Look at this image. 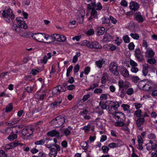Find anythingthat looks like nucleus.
I'll return each instance as SVG.
<instances>
[{
    "mask_svg": "<svg viewBox=\"0 0 157 157\" xmlns=\"http://www.w3.org/2000/svg\"><path fill=\"white\" fill-rule=\"evenodd\" d=\"M97 34L98 35H101L104 34L105 32V29L102 27H99L97 29Z\"/></svg>",
    "mask_w": 157,
    "mask_h": 157,
    "instance_id": "aec40b11",
    "label": "nucleus"
},
{
    "mask_svg": "<svg viewBox=\"0 0 157 157\" xmlns=\"http://www.w3.org/2000/svg\"><path fill=\"white\" fill-rule=\"evenodd\" d=\"M108 105L106 103V102L104 103V102L103 101H100L99 103V106L101 107V109H107V107H108V105Z\"/></svg>",
    "mask_w": 157,
    "mask_h": 157,
    "instance_id": "cd10ccee",
    "label": "nucleus"
},
{
    "mask_svg": "<svg viewBox=\"0 0 157 157\" xmlns=\"http://www.w3.org/2000/svg\"><path fill=\"white\" fill-rule=\"evenodd\" d=\"M47 140L46 138H44L41 140L35 141V144L37 145H42L45 143Z\"/></svg>",
    "mask_w": 157,
    "mask_h": 157,
    "instance_id": "a878e982",
    "label": "nucleus"
},
{
    "mask_svg": "<svg viewBox=\"0 0 157 157\" xmlns=\"http://www.w3.org/2000/svg\"><path fill=\"white\" fill-rule=\"evenodd\" d=\"M155 85L150 84H149V83H145V85L144 87L143 90L145 91H150L153 90L154 89Z\"/></svg>",
    "mask_w": 157,
    "mask_h": 157,
    "instance_id": "4468645a",
    "label": "nucleus"
},
{
    "mask_svg": "<svg viewBox=\"0 0 157 157\" xmlns=\"http://www.w3.org/2000/svg\"><path fill=\"white\" fill-rule=\"evenodd\" d=\"M135 56L136 58L139 62L144 61V57L140 48H136L135 51Z\"/></svg>",
    "mask_w": 157,
    "mask_h": 157,
    "instance_id": "1a4fd4ad",
    "label": "nucleus"
},
{
    "mask_svg": "<svg viewBox=\"0 0 157 157\" xmlns=\"http://www.w3.org/2000/svg\"><path fill=\"white\" fill-rule=\"evenodd\" d=\"M108 98L107 95L105 94H102L100 97V99L101 100H107Z\"/></svg>",
    "mask_w": 157,
    "mask_h": 157,
    "instance_id": "603ef678",
    "label": "nucleus"
},
{
    "mask_svg": "<svg viewBox=\"0 0 157 157\" xmlns=\"http://www.w3.org/2000/svg\"><path fill=\"white\" fill-rule=\"evenodd\" d=\"M94 33V31L93 29H90L87 32L86 34L88 36L93 35Z\"/></svg>",
    "mask_w": 157,
    "mask_h": 157,
    "instance_id": "5fc2aeb1",
    "label": "nucleus"
},
{
    "mask_svg": "<svg viewBox=\"0 0 157 157\" xmlns=\"http://www.w3.org/2000/svg\"><path fill=\"white\" fill-rule=\"evenodd\" d=\"M88 144L86 141H83L81 144L80 146L82 147V149L84 150H86L88 148Z\"/></svg>",
    "mask_w": 157,
    "mask_h": 157,
    "instance_id": "473e14b6",
    "label": "nucleus"
},
{
    "mask_svg": "<svg viewBox=\"0 0 157 157\" xmlns=\"http://www.w3.org/2000/svg\"><path fill=\"white\" fill-rule=\"evenodd\" d=\"M65 122L64 117L61 115L59 116L51 121L52 123L55 127L58 128L62 125Z\"/></svg>",
    "mask_w": 157,
    "mask_h": 157,
    "instance_id": "f03ea898",
    "label": "nucleus"
},
{
    "mask_svg": "<svg viewBox=\"0 0 157 157\" xmlns=\"http://www.w3.org/2000/svg\"><path fill=\"white\" fill-rule=\"evenodd\" d=\"M2 15V16L5 18L9 17L12 20L14 19L15 18L14 15L13 13L12 10L10 8L3 10Z\"/></svg>",
    "mask_w": 157,
    "mask_h": 157,
    "instance_id": "0eeeda50",
    "label": "nucleus"
},
{
    "mask_svg": "<svg viewBox=\"0 0 157 157\" xmlns=\"http://www.w3.org/2000/svg\"><path fill=\"white\" fill-rule=\"evenodd\" d=\"M42 110L41 108H40V109H39V108L38 106H36L33 109V113H37L39 112L40 111Z\"/></svg>",
    "mask_w": 157,
    "mask_h": 157,
    "instance_id": "8fccbe9b",
    "label": "nucleus"
},
{
    "mask_svg": "<svg viewBox=\"0 0 157 157\" xmlns=\"http://www.w3.org/2000/svg\"><path fill=\"white\" fill-rule=\"evenodd\" d=\"M98 12L95 8H93L90 13V16L88 18V20L89 21H91L93 19H98Z\"/></svg>",
    "mask_w": 157,
    "mask_h": 157,
    "instance_id": "ddd939ff",
    "label": "nucleus"
},
{
    "mask_svg": "<svg viewBox=\"0 0 157 157\" xmlns=\"http://www.w3.org/2000/svg\"><path fill=\"white\" fill-rule=\"evenodd\" d=\"M105 63V61L103 59H102L96 62V64L97 66L99 68H101L103 64Z\"/></svg>",
    "mask_w": 157,
    "mask_h": 157,
    "instance_id": "b1692460",
    "label": "nucleus"
},
{
    "mask_svg": "<svg viewBox=\"0 0 157 157\" xmlns=\"http://www.w3.org/2000/svg\"><path fill=\"white\" fill-rule=\"evenodd\" d=\"M73 68V67L72 66H70L67 70L66 76L68 77L70 75V72L72 71Z\"/></svg>",
    "mask_w": 157,
    "mask_h": 157,
    "instance_id": "a18cd8bd",
    "label": "nucleus"
},
{
    "mask_svg": "<svg viewBox=\"0 0 157 157\" xmlns=\"http://www.w3.org/2000/svg\"><path fill=\"white\" fill-rule=\"evenodd\" d=\"M17 135L16 134H13L10 135L8 137V139L10 141H12L13 140L17 138Z\"/></svg>",
    "mask_w": 157,
    "mask_h": 157,
    "instance_id": "4c0bfd02",
    "label": "nucleus"
},
{
    "mask_svg": "<svg viewBox=\"0 0 157 157\" xmlns=\"http://www.w3.org/2000/svg\"><path fill=\"white\" fill-rule=\"evenodd\" d=\"M142 111L140 109H138L136 110L134 114V115H136L137 117L140 118L142 117V115L141 114Z\"/></svg>",
    "mask_w": 157,
    "mask_h": 157,
    "instance_id": "e433bc0d",
    "label": "nucleus"
},
{
    "mask_svg": "<svg viewBox=\"0 0 157 157\" xmlns=\"http://www.w3.org/2000/svg\"><path fill=\"white\" fill-rule=\"evenodd\" d=\"M58 88L59 89V92L61 93L65 91L66 90V88L65 87H63L61 85H59L58 86Z\"/></svg>",
    "mask_w": 157,
    "mask_h": 157,
    "instance_id": "79ce46f5",
    "label": "nucleus"
},
{
    "mask_svg": "<svg viewBox=\"0 0 157 157\" xmlns=\"http://www.w3.org/2000/svg\"><path fill=\"white\" fill-rule=\"evenodd\" d=\"M123 39L125 43H128L130 42V39L127 35L124 36L123 37Z\"/></svg>",
    "mask_w": 157,
    "mask_h": 157,
    "instance_id": "de8ad7c7",
    "label": "nucleus"
},
{
    "mask_svg": "<svg viewBox=\"0 0 157 157\" xmlns=\"http://www.w3.org/2000/svg\"><path fill=\"white\" fill-rule=\"evenodd\" d=\"M80 66L78 64H77L74 67V71L75 73L77 72L79 69Z\"/></svg>",
    "mask_w": 157,
    "mask_h": 157,
    "instance_id": "6e6d98bb",
    "label": "nucleus"
},
{
    "mask_svg": "<svg viewBox=\"0 0 157 157\" xmlns=\"http://www.w3.org/2000/svg\"><path fill=\"white\" fill-rule=\"evenodd\" d=\"M63 133L65 136L70 135L71 133V132L67 128L65 129L63 131Z\"/></svg>",
    "mask_w": 157,
    "mask_h": 157,
    "instance_id": "3c124183",
    "label": "nucleus"
},
{
    "mask_svg": "<svg viewBox=\"0 0 157 157\" xmlns=\"http://www.w3.org/2000/svg\"><path fill=\"white\" fill-rule=\"evenodd\" d=\"M20 33H19V35L21 36L26 37H29L31 36V35L30 34V33H32L31 32H24L21 29V32Z\"/></svg>",
    "mask_w": 157,
    "mask_h": 157,
    "instance_id": "412c9836",
    "label": "nucleus"
},
{
    "mask_svg": "<svg viewBox=\"0 0 157 157\" xmlns=\"http://www.w3.org/2000/svg\"><path fill=\"white\" fill-rule=\"evenodd\" d=\"M147 61L149 63L152 64H154L156 62L155 59L152 58L148 59Z\"/></svg>",
    "mask_w": 157,
    "mask_h": 157,
    "instance_id": "c03bdc74",
    "label": "nucleus"
},
{
    "mask_svg": "<svg viewBox=\"0 0 157 157\" xmlns=\"http://www.w3.org/2000/svg\"><path fill=\"white\" fill-rule=\"evenodd\" d=\"M57 151L55 148L52 147L50 149V152L49 155L50 157H55L57 153Z\"/></svg>",
    "mask_w": 157,
    "mask_h": 157,
    "instance_id": "a211bd4d",
    "label": "nucleus"
},
{
    "mask_svg": "<svg viewBox=\"0 0 157 157\" xmlns=\"http://www.w3.org/2000/svg\"><path fill=\"white\" fill-rule=\"evenodd\" d=\"M148 65L147 64H144L143 65L142 73L143 75L146 76L148 72Z\"/></svg>",
    "mask_w": 157,
    "mask_h": 157,
    "instance_id": "f3484780",
    "label": "nucleus"
},
{
    "mask_svg": "<svg viewBox=\"0 0 157 157\" xmlns=\"http://www.w3.org/2000/svg\"><path fill=\"white\" fill-rule=\"evenodd\" d=\"M119 71L121 74L125 78H128L129 77V72L127 69L123 66L119 67Z\"/></svg>",
    "mask_w": 157,
    "mask_h": 157,
    "instance_id": "9b49d317",
    "label": "nucleus"
},
{
    "mask_svg": "<svg viewBox=\"0 0 157 157\" xmlns=\"http://www.w3.org/2000/svg\"><path fill=\"white\" fill-rule=\"evenodd\" d=\"M52 57L51 53H47V55H45L43 58V59L42 60L43 62L41 61V63H46L48 59H50Z\"/></svg>",
    "mask_w": 157,
    "mask_h": 157,
    "instance_id": "4be33fe9",
    "label": "nucleus"
},
{
    "mask_svg": "<svg viewBox=\"0 0 157 157\" xmlns=\"http://www.w3.org/2000/svg\"><path fill=\"white\" fill-rule=\"evenodd\" d=\"M140 5L137 2L134 1H132L130 3L129 7L132 13H134L139 8Z\"/></svg>",
    "mask_w": 157,
    "mask_h": 157,
    "instance_id": "9d476101",
    "label": "nucleus"
},
{
    "mask_svg": "<svg viewBox=\"0 0 157 157\" xmlns=\"http://www.w3.org/2000/svg\"><path fill=\"white\" fill-rule=\"evenodd\" d=\"M33 89V87H29L28 86L26 88H25V90L28 93H31Z\"/></svg>",
    "mask_w": 157,
    "mask_h": 157,
    "instance_id": "e2e57ef3",
    "label": "nucleus"
},
{
    "mask_svg": "<svg viewBox=\"0 0 157 157\" xmlns=\"http://www.w3.org/2000/svg\"><path fill=\"white\" fill-rule=\"evenodd\" d=\"M108 146L111 148H114L118 147V145L114 143H112L108 144Z\"/></svg>",
    "mask_w": 157,
    "mask_h": 157,
    "instance_id": "0e129e2a",
    "label": "nucleus"
},
{
    "mask_svg": "<svg viewBox=\"0 0 157 157\" xmlns=\"http://www.w3.org/2000/svg\"><path fill=\"white\" fill-rule=\"evenodd\" d=\"M18 121V120L13 118L10 120L9 122H6V124L7 125L12 126L17 123Z\"/></svg>",
    "mask_w": 157,
    "mask_h": 157,
    "instance_id": "6ab92c4d",
    "label": "nucleus"
},
{
    "mask_svg": "<svg viewBox=\"0 0 157 157\" xmlns=\"http://www.w3.org/2000/svg\"><path fill=\"white\" fill-rule=\"evenodd\" d=\"M151 148L157 152V144H155L153 145H152L151 144Z\"/></svg>",
    "mask_w": 157,
    "mask_h": 157,
    "instance_id": "774afa93",
    "label": "nucleus"
},
{
    "mask_svg": "<svg viewBox=\"0 0 157 157\" xmlns=\"http://www.w3.org/2000/svg\"><path fill=\"white\" fill-rule=\"evenodd\" d=\"M22 133L23 135L27 136H29L31 135V134L28 132L27 128H24L22 129Z\"/></svg>",
    "mask_w": 157,
    "mask_h": 157,
    "instance_id": "2f4dec72",
    "label": "nucleus"
},
{
    "mask_svg": "<svg viewBox=\"0 0 157 157\" xmlns=\"http://www.w3.org/2000/svg\"><path fill=\"white\" fill-rule=\"evenodd\" d=\"M124 83L122 80H120L118 83V86H119V90H121V89H123Z\"/></svg>",
    "mask_w": 157,
    "mask_h": 157,
    "instance_id": "49530a36",
    "label": "nucleus"
},
{
    "mask_svg": "<svg viewBox=\"0 0 157 157\" xmlns=\"http://www.w3.org/2000/svg\"><path fill=\"white\" fill-rule=\"evenodd\" d=\"M59 133L58 131H57L56 129H54L52 131L48 132L47 134V135L48 136H51V137L56 136L57 138H59Z\"/></svg>",
    "mask_w": 157,
    "mask_h": 157,
    "instance_id": "2eb2a0df",
    "label": "nucleus"
},
{
    "mask_svg": "<svg viewBox=\"0 0 157 157\" xmlns=\"http://www.w3.org/2000/svg\"><path fill=\"white\" fill-rule=\"evenodd\" d=\"M124 121H118L115 123V125L116 126L123 127L126 125V123L123 122Z\"/></svg>",
    "mask_w": 157,
    "mask_h": 157,
    "instance_id": "c9c22d12",
    "label": "nucleus"
},
{
    "mask_svg": "<svg viewBox=\"0 0 157 157\" xmlns=\"http://www.w3.org/2000/svg\"><path fill=\"white\" fill-rule=\"evenodd\" d=\"M145 81L142 80L138 84V87L140 89H143L145 85Z\"/></svg>",
    "mask_w": 157,
    "mask_h": 157,
    "instance_id": "72a5a7b5",
    "label": "nucleus"
},
{
    "mask_svg": "<svg viewBox=\"0 0 157 157\" xmlns=\"http://www.w3.org/2000/svg\"><path fill=\"white\" fill-rule=\"evenodd\" d=\"M114 115L115 118L117 121H124L125 120V115L122 113L114 112L113 113Z\"/></svg>",
    "mask_w": 157,
    "mask_h": 157,
    "instance_id": "6e6552de",
    "label": "nucleus"
},
{
    "mask_svg": "<svg viewBox=\"0 0 157 157\" xmlns=\"http://www.w3.org/2000/svg\"><path fill=\"white\" fill-rule=\"evenodd\" d=\"M59 39V42H64L66 40V37L63 35H60Z\"/></svg>",
    "mask_w": 157,
    "mask_h": 157,
    "instance_id": "4d7b16f0",
    "label": "nucleus"
},
{
    "mask_svg": "<svg viewBox=\"0 0 157 157\" xmlns=\"http://www.w3.org/2000/svg\"><path fill=\"white\" fill-rule=\"evenodd\" d=\"M13 109V105L11 103H10L6 108L5 112L7 113L10 112Z\"/></svg>",
    "mask_w": 157,
    "mask_h": 157,
    "instance_id": "f704fd0d",
    "label": "nucleus"
},
{
    "mask_svg": "<svg viewBox=\"0 0 157 157\" xmlns=\"http://www.w3.org/2000/svg\"><path fill=\"white\" fill-rule=\"evenodd\" d=\"M154 54L155 52L152 50H151L148 52V57L151 58L154 56Z\"/></svg>",
    "mask_w": 157,
    "mask_h": 157,
    "instance_id": "052dcab7",
    "label": "nucleus"
},
{
    "mask_svg": "<svg viewBox=\"0 0 157 157\" xmlns=\"http://www.w3.org/2000/svg\"><path fill=\"white\" fill-rule=\"evenodd\" d=\"M121 107L123 108L124 110L125 111L128 110V109L129 108V106L128 105L124 104H122Z\"/></svg>",
    "mask_w": 157,
    "mask_h": 157,
    "instance_id": "13d9d810",
    "label": "nucleus"
},
{
    "mask_svg": "<svg viewBox=\"0 0 157 157\" xmlns=\"http://www.w3.org/2000/svg\"><path fill=\"white\" fill-rule=\"evenodd\" d=\"M16 20L19 26H17L16 24L13 23L11 26L13 30L17 32H21V28L25 29L27 28V25L23 20V18L21 17H17L16 18Z\"/></svg>",
    "mask_w": 157,
    "mask_h": 157,
    "instance_id": "f257e3e1",
    "label": "nucleus"
},
{
    "mask_svg": "<svg viewBox=\"0 0 157 157\" xmlns=\"http://www.w3.org/2000/svg\"><path fill=\"white\" fill-rule=\"evenodd\" d=\"M135 19L139 23H142L144 21V18L140 12H136L134 15Z\"/></svg>",
    "mask_w": 157,
    "mask_h": 157,
    "instance_id": "f8f14e48",
    "label": "nucleus"
},
{
    "mask_svg": "<svg viewBox=\"0 0 157 157\" xmlns=\"http://www.w3.org/2000/svg\"><path fill=\"white\" fill-rule=\"evenodd\" d=\"M144 121V117L138 118L136 122V126H141L143 125Z\"/></svg>",
    "mask_w": 157,
    "mask_h": 157,
    "instance_id": "dca6fc26",
    "label": "nucleus"
},
{
    "mask_svg": "<svg viewBox=\"0 0 157 157\" xmlns=\"http://www.w3.org/2000/svg\"><path fill=\"white\" fill-rule=\"evenodd\" d=\"M59 90L58 86H57L53 88L52 93L53 94H59Z\"/></svg>",
    "mask_w": 157,
    "mask_h": 157,
    "instance_id": "ea45409f",
    "label": "nucleus"
},
{
    "mask_svg": "<svg viewBox=\"0 0 157 157\" xmlns=\"http://www.w3.org/2000/svg\"><path fill=\"white\" fill-rule=\"evenodd\" d=\"M112 39V36L109 34L105 33L103 39L105 41H110Z\"/></svg>",
    "mask_w": 157,
    "mask_h": 157,
    "instance_id": "7c9ffc66",
    "label": "nucleus"
},
{
    "mask_svg": "<svg viewBox=\"0 0 157 157\" xmlns=\"http://www.w3.org/2000/svg\"><path fill=\"white\" fill-rule=\"evenodd\" d=\"M128 49L130 50H133L134 49L135 47V45L133 42H131L128 45Z\"/></svg>",
    "mask_w": 157,
    "mask_h": 157,
    "instance_id": "864d4df0",
    "label": "nucleus"
},
{
    "mask_svg": "<svg viewBox=\"0 0 157 157\" xmlns=\"http://www.w3.org/2000/svg\"><path fill=\"white\" fill-rule=\"evenodd\" d=\"M62 100L61 98H59L58 99L56 100L55 101L52 103V104L54 107H56L59 105L62 102Z\"/></svg>",
    "mask_w": 157,
    "mask_h": 157,
    "instance_id": "393cba45",
    "label": "nucleus"
},
{
    "mask_svg": "<svg viewBox=\"0 0 157 157\" xmlns=\"http://www.w3.org/2000/svg\"><path fill=\"white\" fill-rule=\"evenodd\" d=\"M90 97V94H87L84 95L82 98V101H85Z\"/></svg>",
    "mask_w": 157,
    "mask_h": 157,
    "instance_id": "338daca9",
    "label": "nucleus"
},
{
    "mask_svg": "<svg viewBox=\"0 0 157 157\" xmlns=\"http://www.w3.org/2000/svg\"><path fill=\"white\" fill-rule=\"evenodd\" d=\"M102 90L101 88H97L95 89L94 91V93L95 94H101L102 93Z\"/></svg>",
    "mask_w": 157,
    "mask_h": 157,
    "instance_id": "bf43d9fd",
    "label": "nucleus"
},
{
    "mask_svg": "<svg viewBox=\"0 0 157 157\" xmlns=\"http://www.w3.org/2000/svg\"><path fill=\"white\" fill-rule=\"evenodd\" d=\"M94 8H95L96 10L100 11L102 9V6L101 3L99 2L95 3V6H94Z\"/></svg>",
    "mask_w": 157,
    "mask_h": 157,
    "instance_id": "c85d7f7f",
    "label": "nucleus"
},
{
    "mask_svg": "<svg viewBox=\"0 0 157 157\" xmlns=\"http://www.w3.org/2000/svg\"><path fill=\"white\" fill-rule=\"evenodd\" d=\"M84 45L88 48L91 49H100L102 48L101 45L96 41L89 42L86 40L83 41Z\"/></svg>",
    "mask_w": 157,
    "mask_h": 157,
    "instance_id": "7ed1b4c3",
    "label": "nucleus"
},
{
    "mask_svg": "<svg viewBox=\"0 0 157 157\" xmlns=\"http://www.w3.org/2000/svg\"><path fill=\"white\" fill-rule=\"evenodd\" d=\"M108 105V109L109 110L111 114L113 113V112H112V109H113L115 111L120 106V105L118 102H113L110 101H106Z\"/></svg>",
    "mask_w": 157,
    "mask_h": 157,
    "instance_id": "39448f33",
    "label": "nucleus"
},
{
    "mask_svg": "<svg viewBox=\"0 0 157 157\" xmlns=\"http://www.w3.org/2000/svg\"><path fill=\"white\" fill-rule=\"evenodd\" d=\"M46 37L47 38H45V39H46L47 40L49 41V43L53 42L56 41V39H55V38H54V34L50 36L47 35V36Z\"/></svg>",
    "mask_w": 157,
    "mask_h": 157,
    "instance_id": "5701e85b",
    "label": "nucleus"
},
{
    "mask_svg": "<svg viewBox=\"0 0 157 157\" xmlns=\"http://www.w3.org/2000/svg\"><path fill=\"white\" fill-rule=\"evenodd\" d=\"M109 68L110 71L113 75L116 76H118L119 75V73L117 70L118 67L116 63H111L109 66Z\"/></svg>",
    "mask_w": 157,
    "mask_h": 157,
    "instance_id": "423d86ee",
    "label": "nucleus"
},
{
    "mask_svg": "<svg viewBox=\"0 0 157 157\" xmlns=\"http://www.w3.org/2000/svg\"><path fill=\"white\" fill-rule=\"evenodd\" d=\"M31 37H32L35 40L40 42H43L44 38H47V35L44 33H30Z\"/></svg>",
    "mask_w": 157,
    "mask_h": 157,
    "instance_id": "20e7f679",
    "label": "nucleus"
},
{
    "mask_svg": "<svg viewBox=\"0 0 157 157\" xmlns=\"http://www.w3.org/2000/svg\"><path fill=\"white\" fill-rule=\"evenodd\" d=\"M130 65L133 67H136L137 66V63L133 60L131 59L130 61Z\"/></svg>",
    "mask_w": 157,
    "mask_h": 157,
    "instance_id": "69168bd1",
    "label": "nucleus"
},
{
    "mask_svg": "<svg viewBox=\"0 0 157 157\" xmlns=\"http://www.w3.org/2000/svg\"><path fill=\"white\" fill-rule=\"evenodd\" d=\"M109 18L112 23L115 24L117 23V20L113 16H110L109 17Z\"/></svg>",
    "mask_w": 157,
    "mask_h": 157,
    "instance_id": "680f3d73",
    "label": "nucleus"
},
{
    "mask_svg": "<svg viewBox=\"0 0 157 157\" xmlns=\"http://www.w3.org/2000/svg\"><path fill=\"white\" fill-rule=\"evenodd\" d=\"M95 5V2H92L90 4H88L87 5V7L88 10H92L93 8H94V6Z\"/></svg>",
    "mask_w": 157,
    "mask_h": 157,
    "instance_id": "c756f323",
    "label": "nucleus"
},
{
    "mask_svg": "<svg viewBox=\"0 0 157 157\" xmlns=\"http://www.w3.org/2000/svg\"><path fill=\"white\" fill-rule=\"evenodd\" d=\"M108 79V75L106 73L103 74L101 78V82L102 84H105Z\"/></svg>",
    "mask_w": 157,
    "mask_h": 157,
    "instance_id": "bb28decb",
    "label": "nucleus"
},
{
    "mask_svg": "<svg viewBox=\"0 0 157 157\" xmlns=\"http://www.w3.org/2000/svg\"><path fill=\"white\" fill-rule=\"evenodd\" d=\"M109 149V148L107 146L105 145L103 146L102 147V150L103 152L105 154L108 153Z\"/></svg>",
    "mask_w": 157,
    "mask_h": 157,
    "instance_id": "58836bf2",
    "label": "nucleus"
},
{
    "mask_svg": "<svg viewBox=\"0 0 157 157\" xmlns=\"http://www.w3.org/2000/svg\"><path fill=\"white\" fill-rule=\"evenodd\" d=\"M126 92L127 94L131 95L133 94L134 90L132 88H129L127 89Z\"/></svg>",
    "mask_w": 157,
    "mask_h": 157,
    "instance_id": "37998d69",
    "label": "nucleus"
},
{
    "mask_svg": "<svg viewBox=\"0 0 157 157\" xmlns=\"http://www.w3.org/2000/svg\"><path fill=\"white\" fill-rule=\"evenodd\" d=\"M130 35L133 38L136 40H138L139 37V35L137 33H131Z\"/></svg>",
    "mask_w": 157,
    "mask_h": 157,
    "instance_id": "09e8293b",
    "label": "nucleus"
},
{
    "mask_svg": "<svg viewBox=\"0 0 157 157\" xmlns=\"http://www.w3.org/2000/svg\"><path fill=\"white\" fill-rule=\"evenodd\" d=\"M154 89L153 90H151V91H152L151 95L153 96H155L157 95V90L156 89L157 88V86L155 85Z\"/></svg>",
    "mask_w": 157,
    "mask_h": 157,
    "instance_id": "a19ab883",
    "label": "nucleus"
}]
</instances>
